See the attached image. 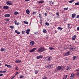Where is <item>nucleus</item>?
I'll return each mask as SVG.
<instances>
[{
    "instance_id": "obj_36",
    "label": "nucleus",
    "mask_w": 79,
    "mask_h": 79,
    "mask_svg": "<svg viewBox=\"0 0 79 79\" xmlns=\"http://www.w3.org/2000/svg\"><path fill=\"white\" fill-rule=\"evenodd\" d=\"M14 26H10V29H14Z\"/></svg>"
},
{
    "instance_id": "obj_37",
    "label": "nucleus",
    "mask_w": 79,
    "mask_h": 79,
    "mask_svg": "<svg viewBox=\"0 0 79 79\" xmlns=\"http://www.w3.org/2000/svg\"><path fill=\"white\" fill-rule=\"evenodd\" d=\"M49 49H50V50H53V49H54V48H53L52 47H49Z\"/></svg>"
},
{
    "instance_id": "obj_27",
    "label": "nucleus",
    "mask_w": 79,
    "mask_h": 79,
    "mask_svg": "<svg viewBox=\"0 0 79 79\" xmlns=\"http://www.w3.org/2000/svg\"><path fill=\"white\" fill-rule=\"evenodd\" d=\"M58 29H60V31H62L63 30V28H61L60 27H59L57 28Z\"/></svg>"
},
{
    "instance_id": "obj_60",
    "label": "nucleus",
    "mask_w": 79,
    "mask_h": 79,
    "mask_svg": "<svg viewBox=\"0 0 79 79\" xmlns=\"http://www.w3.org/2000/svg\"><path fill=\"white\" fill-rule=\"evenodd\" d=\"M2 6L0 5V8H2Z\"/></svg>"
},
{
    "instance_id": "obj_18",
    "label": "nucleus",
    "mask_w": 79,
    "mask_h": 79,
    "mask_svg": "<svg viewBox=\"0 0 79 79\" xmlns=\"http://www.w3.org/2000/svg\"><path fill=\"white\" fill-rule=\"evenodd\" d=\"M76 14H73L72 15V17L73 18H74L75 17H76Z\"/></svg>"
},
{
    "instance_id": "obj_40",
    "label": "nucleus",
    "mask_w": 79,
    "mask_h": 79,
    "mask_svg": "<svg viewBox=\"0 0 79 79\" xmlns=\"http://www.w3.org/2000/svg\"><path fill=\"white\" fill-rule=\"evenodd\" d=\"M7 67H8V68H11V65H8Z\"/></svg>"
},
{
    "instance_id": "obj_62",
    "label": "nucleus",
    "mask_w": 79,
    "mask_h": 79,
    "mask_svg": "<svg viewBox=\"0 0 79 79\" xmlns=\"http://www.w3.org/2000/svg\"><path fill=\"white\" fill-rule=\"evenodd\" d=\"M77 71H79V69H77Z\"/></svg>"
},
{
    "instance_id": "obj_7",
    "label": "nucleus",
    "mask_w": 79,
    "mask_h": 79,
    "mask_svg": "<svg viewBox=\"0 0 79 79\" xmlns=\"http://www.w3.org/2000/svg\"><path fill=\"white\" fill-rule=\"evenodd\" d=\"M9 8H10V7L8 6H5L3 7V9L4 10H7L8 9H9Z\"/></svg>"
},
{
    "instance_id": "obj_42",
    "label": "nucleus",
    "mask_w": 79,
    "mask_h": 79,
    "mask_svg": "<svg viewBox=\"0 0 79 79\" xmlns=\"http://www.w3.org/2000/svg\"><path fill=\"white\" fill-rule=\"evenodd\" d=\"M33 15H35V14H36V12H34H34H33Z\"/></svg>"
},
{
    "instance_id": "obj_15",
    "label": "nucleus",
    "mask_w": 79,
    "mask_h": 79,
    "mask_svg": "<svg viewBox=\"0 0 79 79\" xmlns=\"http://www.w3.org/2000/svg\"><path fill=\"white\" fill-rule=\"evenodd\" d=\"M36 58L37 59H40V58H43V56H38Z\"/></svg>"
},
{
    "instance_id": "obj_45",
    "label": "nucleus",
    "mask_w": 79,
    "mask_h": 79,
    "mask_svg": "<svg viewBox=\"0 0 79 79\" xmlns=\"http://www.w3.org/2000/svg\"><path fill=\"white\" fill-rule=\"evenodd\" d=\"M24 32H25V31H22V34H24Z\"/></svg>"
},
{
    "instance_id": "obj_34",
    "label": "nucleus",
    "mask_w": 79,
    "mask_h": 79,
    "mask_svg": "<svg viewBox=\"0 0 79 79\" xmlns=\"http://www.w3.org/2000/svg\"><path fill=\"white\" fill-rule=\"evenodd\" d=\"M23 23L24 24H28V22H26L25 21H23Z\"/></svg>"
},
{
    "instance_id": "obj_51",
    "label": "nucleus",
    "mask_w": 79,
    "mask_h": 79,
    "mask_svg": "<svg viewBox=\"0 0 79 79\" xmlns=\"http://www.w3.org/2000/svg\"><path fill=\"white\" fill-rule=\"evenodd\" d=\"M77 18H79V15H77L76 17Z\"/></svg>"
},
{
    "instance_id": "obj_57",
    "label": "nucleus",
    "mask_w": 79,
    "mask_h": 79,
    "mask_svg": "<svg viewBox=\"0 0 79 79\" xmlns=\"http://www.w3.org/2000/svg\"><path fill=\"white\" fill-rule=\"evenodd\" d=\"M35 34H37V32H35Z\"/></svg>"
},
{
    "instance_id": "obj_59",
    "label": "nucleus",
    "mask_w": 79,
    "mask_h": 79,
    "mask_svg": "<svg viewBox=\"0 0 79 79\" xmlns=\"http://www.w3.org/2000/svg\"><path fill=\"white\" fill-rule=\"evenodd\" d=\"M35 74H37V73H38V72H35Z\"/></svg>"
},
{
    "instance_id": "obj_22",
    "label": "nucleus",
    "mask_w": 79,
    "mask_h": 79,
    "mask_svg": "<svg viewBox=\"0 0 79 79\" xmlns=\"http://www.w3.org/2000/svg\"><path fill=\"white\" fill-rule=\"evenodd\" d=\"M15 33H17V34H20V33H21L19 32H18V30H16L15 31Z\"/></svg>"
},
{
    "instance_id": "obj_24",
    "label": "nucleus",
    "mask_w": 79,
    "mask_h": 79,
    "mask_svg": "<svg viewBox=\"0 0 79 79\" xmlns=\"http://www.w3.org/2000/svg\"><path fill=\"white\" fill-rule=\"evenodd\" d=\"M77 58V56H74L73 57V60H75V59Z\"/></svg>"
},
{
    "instance_id": "obj_53",
    "label": "nucleus",
    "mask_w": 79,
    "mask_h": 79,
    "mask_svg": "<svg viewBox=\"0 0 79 79\" xmlns=\"http://www.w3.org/2000/svg\"><path fill=\"white\" fill-rule=\"evenodd\" d=\"M30 0H25V1L26 2H28L29 1H30Z\"/></svg>"
},
{
    "instance_id": "obj_31",
    "label": "nucleus",
    "mask_w": 79,
    "mask_h": 79,
    "mask_svg": "<svg viewBox=\"0 0 79 79\" xmlns=\"http://www.w3.org/2000/svg\"><path fill=\"white\" fill-rule=\"evenodd\" d=\"M73 2H74V0H71V1H69V3H73Z\"/></svg>"
},
{
    "instance_id": "obj_38",
    "label": "nucleus",
    "mask_w": 79,
    "mask_h": 79,
    "mask_svg": "<svg viewBox=\"0 0 79 79\" xmlns=\"http://www.w3.org/2000/svg\"><path fill=\"white\" fill-rule=\"evenodd\" d=\"M76 5H79V2H77L75 4Z\"/></svg>"
},
{
    "instance_id": "obj_26",
    "label": "nucleus",
    "mask_w": 79,
    "mask_h": 79,
    "mask_svg": "<svg viewBox=\"0 0 79 79\" xmlns=\"http://www.w3.org/2000/svg\"><path fill=\"white\" fill-rule=\"evenodd\" d=\"M69 55V52H67L65 54V56H68V55Z\"/></svg>"
},
{
    "instance_id": "obj_16",
    "label": "nucleus",
    "mask_w": 79,
    "mask_h": 79,
    "mask_svg": "<svg viewBox=\"0 0 79 79\" xmlns=\"http://www.w3.org/2000/svg\"><path fill=\"white\" fill-rule=\"evenodd\" d=\"M71 69V67L70 66H67V68H66V70H69L70 69Z\"/></svg>"
},
{
    "instance_id": "obj_10",
    "label": "nucleus",
    "mask_w": 79,
    "mask_h": 79,
    "mask_svg": "<svg viewBox=\"0 0 79 79\" xmlns=\"http://www.w3.org/2000/svg\"><path fill=\"white\" fill-rule=\"evenodd\" d=\"M74 73H72L71 74V76H70L69 77L71 79H73L74 78Z\"/></svg>"
},
{
    "instance_id": "obj_9",
    "label": "nucleus",
    "mask_w": 79,
    "mask_h": 79,
    "mask_svg": "<svg viewBox=\"0 0 79 79\" xmlns=\"http://www.w3.org/2000/svg\"><path fill=\"white\" fill-rule=\"evenodd\" d=\"M37 49L36 48H34L30 50V52H35V50Z\"/></svg>"
},
{
    "instance_id": "obj_19",
    "label": "nucleus",
    "mask_w": 79,
    "mask_h": 79,
    "mask_svg": "<svg viewBox=\"0 0 79 79\" xmlns=\"http://www.w3.org/2000/svg\"><path fill=\"white\" fill-rule=\"evenodd\" d=\"M5 17H10V15L9 14H6L5 15H4Z\"/></svg>"
},
{
    "instance_id": "obj_5",
    "label": "nucleus",
    "mask_w": 79,
    "mask_h": 79,
    "mask_svg": "<svg viewBox=\"0 0 79 79\" xmlns=\"http://www.w3.org/2000/svg\"><path fill=\"white\" fill-rule=\"evenodd\" d=\"M6 4L7 5H11L13 4L12 2L7 1L6 2Z\"/></svg>"
},
{
    "instance_id": "obj_20",
    "label": "nucleus",
    "mask_w": 79,
    "mask_h": 79,
    "mask_svg": "<svg viewBox=\"0 0 79 79\" xmlns=\"http://www.w3.org/2000/svg\"><path fill=\"white\" fill-rule=\"evenodd\" d=\"M1 52H6V49H4L3 48H2L1 49Z\"/></svg>"
},
{
    "instance_id": "obj_52",
    "label": "nucleus",
    "mask_w": 79,
    "mask_h": 79,
    "mask_svg": "<svg viewBox=\"0 0 79 79\" xmlns=\"http://www.w3.org/2000/svg\"><path fill=\"white\" fill-rule=\"evenodd\" d=\"M43 79H47V78L46 77L44 78Z\"/></svg>"
},
{
    "instance_id": "obj_3",
    "label": "nucleus",
    "mask_w": 79,
    "mask_h": 79,
    "mask_svg": "<svg viewBox=\"0 0 79 79\" xmlns=\"http://www.w3.org/2000/svg\"><path fill=\"white\" fill-rule=\"evenodd\" d=\"M64 67L62 66H59L56 68L57 70H60V69H63Z\"/></svg>"
},
{
    "instance_id": "obj_11",
    "label": "nucleus",
    "mask_w": 79,
    "mask_h": 79,
    "mask_svg": "<svg viewBox=\"0 0 79 79\" xmlns=\"http://www.w3.org/2000/svg\"><path fill=\"white\" fill-rule=\"evenodd\" d=\"M64 50H67V49H68V45L64 46Z\"/></svg>"
},
{
    "instance_id": "obj_32",
    "label": "nucleus",
    "mask_w": 79,
    "mask_h": 79,
    "mask_svg": "<svg viewBox=\"0 0 79 79\" xmlns=\"http://www.w3.org/2000/svg\"><path fill=\"white\" fill-rule=\"evenodd\" d=\"M53 2L52 1H49V4H50V5H52V4H53Z\"/></svg>"
},
{
    "instance_id": "obj_17",
    "label": "nucleus",
    "mask_w": 79,
    "mask_h": 79,
    "mask_svg": "<svg viewBox=\"0 0 79 79\" xmlns=\"http://www.w3.org/2000/svg\"><path fill=\"white\" fill-rule=\"evenodd\" d=\"M76 35H74L72 37V40H74L75 39H76Z\"/></svg>"
},
{
    "instance_id": "obj_56",
    "label": "nucleus",
    "mask_w": 79,
    "mask_h": 79,
    "mask_svg": "<svg viewBox=\"0 0 79 79\" xmlns=\"http://www.w3.org/2000/svg\"><path fill=\"white\" fill-rule=\"evenodd\" d=\"M10 20V19H7L6 20V21H9V20Z\"/></svg>"
},
{
    "instance_id": "obj_25",
    "label": "nucleus",
    "mask_w": 79,
    "mask_h": 79,
    "mask_svg": "<svg viewBox=\"0 0 79 79\" xmlns=\"http://www.w3.org/2000/svg\"><path fill=\"white\" fill-rule=\"evenodd\" d=\"M14 13L15 15H18V12L17 11L14 12Z\"/></svg>"
},
{
    "instance_id": "obj_6",
    "label": "nucleus",
    "mask_w": 79,
    "mask_h": 79,
    "mask_svg": "<svg viewBox=\"0 0 79 79\" xmlns=\"http://www.w3.org/2000/svg\"><path fill=\"white\" fill-rule=\"evenodd\" d=\"M14 22L15 25H17V26H18L20 24V23H19V22L18 23V21L16 20H15Z\"/></svg>"
},
{
    "instance_id": "obj_35",
    "label": "nucleus",
    "mask_w": 79,
    "mask_h": 79,
    "mask_svg": "<svg viewBox=\"0 0 79 79\" xmlns=\"http://www.w3.org/2000/svg\"><path fill=\"white\" fill-rule=\"evenodd\" d=\"M45 24L46 26H49V25H50V24L47 22L45 23Z\"/></svg>"
},
{
    "instance_id": "obj_55",
    "label": "nucleus",
    "mask_w": 79,
    "mask_h": 79,
    "mask_svg": "<svg viewBox=\"0 0 79 79\" xmlns=\"http://www.w3.org/2000/svg\"><path fill=\"white\" fill-rule=\"evenodd\" d=\"M45 16H47V13H45Z\"/></svg>"
},
{
    "instance_id": "obj_33",
    "label": "nucleus",
    "mask_w": 79,
    "mask_h": 79,
    "mask_svg": "<svg viewBox=\"0 0 79 79\" xmlns=\"http://www.w3.org/2000/svg\"><path fill=\"white\" fill-rule=\"evenodd\" d=\"M67 77H68V75H65L64 76V77H63L64 79H66L67 78Z\"/></svg>"
},
{
    "instance_id": "obj_30",
    "label": "nucleus",
    "mask_w": 79,
    "mask_h": 79,
    "mask_svg": "<svg viewBox=\"0 0 79 79\" xmlns=\"http://www.w3.org/2000/svg\"><path fill=\"white\" fill-rule=\"evenodd\" d=\"M67 27L68 29H69V28H70V24H69V23L68 24Z\"/></svg>"
},
{
    "instance_id": "obj_48",
    "label": "nucleus",
    "mask_w": 79,
    "mask_h": 79,
    "mask_svg": "<svg viewBox=\"0 0 79 79\" xmlns=\"http://www.w3.org/2000/svg\"><path fill=\"white\" fill-rule=\"evenodd\" d=\"M23 75H21L20 77V78H23Z\"/></svg>"
},
{
    "instance_id": "obj_43",
    "label": "nucleus",
    "mask_w": 79,
    "mask_h": 79,
    "mask_svg": "<svg viewBox=\"0 0 79 79\" xmlns=\"http://www.w3.org/2000/svg\"><path fill=\"white\" fill-rule=\"evenodd\" d=\"M40 21H41V22H40V23L41 24H42V20L41 19Z\"/></svg>"
},
{
    "instance_id": "obj_4",
    "label": "nucleus",
    "mask_w": 79,
    "mask_h": 79,
    "mask_svg": "<svg viewBox=\"0 0 79 79\" xmlns=\"http://www.w3.org/2000/svg\"><path fill=\"white\" fill-rule=\"evenodd\" d=\"M77 49V47H73L71 51L75 52L76 51V50Z\"/></svg>"
},
{
    "instance_id": "obj_41",
    "label": "nucleus",
    "mask_w": 79,
    "mask_h": 79,
    "mask_svg": "<svg viewBox=\"0 0 79 79\" xmlns=\"http://www.w3.org/2000/svg\"><path fill=\"white\" fill-rule=\"evenodd\" d=\"M64 10H68V7H67L66 8H64Z\"/></svg>"
},
{
    "instance_id": "obj_21",
    "label": "nucleus",
    "mask_w": 79,
    "mask_h": 79,
    "mask_svg": "<svg viewBox=\"0 0 79 79\" xmlns=\"http://www.w3.org/2000/svg\"><path fill=\"white\" fill-rule=\"evenodd\" d=\"M26 12L27 13V14H29L30 11H29V10L27 9L26 11Z\"/></svg>"
},
{
    "instance_id": "obj_1",
    "label": "nucleus",
    "mask_w": 79,
    "mask_h": 79,
    "mask_svg": "<svg viewBox=\"0 0 79 79\" xmlns=\"http://www.w3.org/2000/svg\"><path fill=\"white\" fill-rule=\"evenodd\" d=\"M46 50L45 48H44V47H41L38 49L37 52L38 53H40V52H43L44 51H45Z\"/></svg>"
},
{
    "instance_id": "obj_8",
    "label": "nucleus",
    "mask_w": 79,
    "mask_h": 79,
    "mask_svg": "<svg viewBox=\"0 0 79 79\" xmlns=\"http://www.w3.org/2000/svg\"><path fill=\"white\" fill-rule=\"evenodd\" d=\"M45 1L43 0L39 1H37L38 3H44Z\"/></svg>"
},
{
    "instance_id": "obj_14",
    "label": "nucleus",
    "mask_w": 79,
    "mask_h": 79,
    "mask_svg": "<svg viewBox=\"0 0 79 79\" xmlns=\"http://www.w3.org/2000/svg\"><path fill=\"white\" fill-rule=\"evenodd\" d=\"M68 49H69V50H72V48H73V47L71 46V45H68Z\"/></svg>"
},
{
    "instance_id": "obj_12",
    "label": "nucleus",
    "mask_w": 79,
    "mask_h": 79,
    "mask_svg": "<svg viewBox=\"0 0 79 79\" xmlns=\"http://www.w3.org/2000/svg\"><path fill=\"white\" fill-rule=\"evenodd\" d=\"M30 30L29 29H28L26 31V33H27V34H29V32H30Z\"/></svg>"
},
{
    "instance_id": "obj_61",
    "label": "nucleus",
    "mask_w": 79,
    "mask_h": 79,
    "mask_svg": "<svg viewBox=\"0 0 79 79\" xmlns=\"http://www.w3.org/2000/svg\"><path fill=\"white\" fill-rule=\"evenodd\" d=\"M15 77V76H14L13 77V78H14V77Z\"/></svg>"
},
{
    "instance_id": "obj_50",
    "label": "nucleus",
    "mask_w": 79,
    "mask_h": 79,
    "mask_svg": "<svg viewBox=\"0 0 79 79\" xmlns=\"http://www.w3.org/2000/svg\"><path fill=\"white\" fill-rule=\"evenodd\" d=\"M8 64H5V66H8Z\"/></svg>"
},
{
    "instance_id": "obj_13",
    "label": "nucleus",
    "mask_w": 79,
    "mask_h": 79,
    "mask_svg": "<svg viewBox=\"0 0 79 79\" xmlns=\"http://www.w3.org/2000/svg\"><path fill=\"white\" fill-rule=\"evenodd\" d=\"M34 42L33 41H31L30 43V45H31V46H33L34 45Z\"/></svg>"
},
{
    "instance_id": "obj_44",
    "label": "nucleus",
    "mask_w": 79,
    "mask_h": 79,
    "mask_svg": "<svg viewBox=\"0 0 79 79\" xmlns=\"http://www.w3.org/2000/svg\"><path fill=\"white\" fill-rule=\"evenodd\" d=\"M41 15H42V14H39V17L40 18H41Z\"/></svg>"
},
{
    "instance_id": "obj_29",
    "label": "nucleus",
    "mask_w": 79,
    "mask_h": 79,
    "mask_svg": "<svg viewBox=\"0 0 79 79\" xmlns=\"http://www.w3.org/2000/svg\"><path fill=\"white\" fill-rule=\"evenodd\" d=\"M43 32H44V33H47V31H46V29H44L43 30Z\"/></svg>"
},
{
    "instance_id": "obj_63",
    "label": "nucleus",
    "mask_w": 79,
    "mask_h": 79,
    "mask_svg": "<svg viewBox=\"0 0 79 79\" xmlns=\"http://www.w3.org/2000/svg\"><path fill=\"white\" fill-rule=\"evenodd\" d=\"M1 65H2V64L0 63V66H1Z\"/></svg>"
},
{
    "instance_id": "obj_54",
    "label": "nucleus",
    "mask_w": 79,
    "mask_h": 79,
    "mask_svg": "<svg viewBox=\"0 0 79 79\" xmlns=\"http://www.w3.org/2000/svg\"><path fill=\"white\" fill-rule=\"evenodd\" d=\"M77 30H79V27H78L77 28Z\"/></svg>"
},
{
    "instance_id": "obj_2",
    "label": "nucleus",
    "mask_w": 79,
    "mask_h": 79,
    "mask_svg": "<svg viewBox=\"0 0 79 79\" xmlns=\"http://www.w3.org/2000/svg\"><path fill=\"white\" fill-rule=\"evenodd\" d=\"M44 60L45 61H51V60H52V57L51 56H48L47 57H45L44 58Z\"/></svg>"
},
{
    "instance_id": "obj_47",
    "label": "nucleus",
    "mask_w": 79,
    "mask_h": 79,
    "mask_svg": "<svg viewBox=\"0 0 79 79\" xmlns=\"http://www.w3.org/2000/svg\"><path fill=\"white\" fill-rule=\"evenodd\" d=\"M6 71H2V73H6Z\"/></svg>"
},
{
    "instance_id": "obj_64",
    "label": "nucleus",
    "mask_w": 79,
    "mask_h": 79,
    "mask_svg": "<svg viewBox=\"0 0 79 79\" xmlns=\"http://www.w3.org/2000/svg\"><path fill=\"white\" fill-rule=\"evenodd\" d=\"M0 73H2V71H0Z\"/></svg>"
},
{
    "instance_id": "obj_39",
    "label": "nucleus",
    "mask_w": 79,
    "mask_h": 79,
    "mask_svg": "<svg viewBox=\"0 0 79 79\" xmlns=\"http://www.w3.org/2000/svg\"><path fill=\"white\" fill-rule=\"evenodd\" d=\"M18 73H19V72H17L15 74V76H16V75H17V74H18Z\"/></svg>"
},
{
    "instance_id": "obj_23",
    "label": "nucleus",
    "mask_w": 79,
    "mask_h": 79,
    "mask_svg": "<svg viewBox=\"0 0 79 79\" xmlns=\"http://www.w3.org/2000/svg\"><path fill=\"white\" fill-rule=\"evenodd\" d=\"M56 15H57V18H58V17H59V16H60V13H59V12H57L56 13Z\"/></svg>"
},
{
    "instance_id": "obj_46",
    "label": "nucleus",
    "mask_w": 79,
    "mask_h": 79,
    "mask_svg": "<svg viewBox=\"0 0 79 79\" xmlns=\"http://www.w3.org/2000/svg\"><path fill=\"white\" fill-rule=\"evenodd\" d=\"M3 74H2V73H1V74L0 73V76H3Z\"/></svg>"
},
{
    "instance_id": "obj_28",
    "label": "nucleus",
    "mask_w": 79,
    "mask_h": 79,
    "mask_svg": "<svg viewBox=\"0 0 79 79\" xmlns=\"http://www.w3.org/2000/svg\"><path fill=\"white\" fill-rule=\"evenodd\" d=\"M21 60H15V62H16V63H21Z\"/></svg>"
},
{
    "instance_id": "obj_49",
    "label": "nucleus",
    "mask_w": 79,
    "mask_h": 79,
    "mask_svg": "<svg viewBox=\"0 0 79 79\" xmlns=\"http://www.w3.org/2000/svg\"><path fill=\"white\" fill-rule=\"evenodd\" d=\"M15 69L16 70H18L19 69L18 67H16L15 68Z\"/></svg>"
},
{
    "instance_id": "obj_58",
    "label": "nucleus",
    "mask_w": 79,
    "mask_h": 79,
    "mask_svg": "<svg viewBox=\"0 0 79 79\" xmlns=\"http://www.w3.org/2000/svg\"><path fill=\"white\" fill-rule=\"evenodd\" d=\"M77 74H79V72H77Z\"/></svg>"
}]
</instances>
